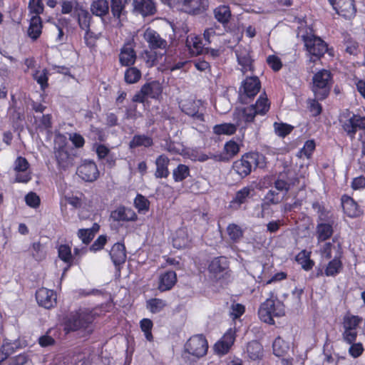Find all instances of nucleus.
Here are the masks:
<instances>
[{
  "label": "nucleus",
  "mask_w": 365,
  "mask_h": 365,
  "mask_svg": "<svg viewBox=\"0 0 365 365\" xmlns=\"http://www.w3.org/2000/svg\"><path fill=\"white\" fill-rule=\"evenodd\" d=\"M141 78V72L136 67H130L125 71L124 78L127 83H135Z\"/></svg>",
  "instance_id": "obj_44"
},
{
  "label": "nucleus",
  "mask_w": 365,
  "mask_h": 365,
  "mask_svg": "<svg viewBox=\"0 0 365 365\" xmlns=\"http://www.w3.org/2000/svg\"><path fill=\"white\" fill-rule=\"evenodd\" d=\"M144 38L153 48H165L167 42L160 38L159 34L155 31L148 29L144 33Z\"/></svg>",
  "instance_id": "obj_23"
},
{
  "label": "nucleus",
  "mask_w": 365,
  "mask_h": 365,
  "mask_svg": "<svg viewBox=\"0 0 365 365\" xmlns=\"http://www.w3.org/2000/svg\"><path fill=\"white\" fill-rule=\"evenodd\" d=\"M78 175L86 182H93L99 177V170L92 160H83L77 169Z\"/></svg>",
  "instance_id": "obj_11"
},
{
  "label": "nucleus",
  "mask_w": 365,
  "mask_h": 365,
  "mask_svg": "<svg viewBox=\"0 0 365 365\" xmlns=\"http://www.w3.org/2000/svg\"><path fill=\"white\" fill-rule=\"evenodd\" d=\"M274 128L275 133L278 136L284 137L292 132L293 127L287 123H274Z\"/></svg>",
  "instance_id": "obj_52"
},
{
  "label": "nucleus",
  "mask_w": 365,
  "mask_h": 365,
  "mask_svg": "<svg viewBox=\"0 0 365 365\" xmlns=\"http://www.w3.org/2000/svg\"><path fill=\"white\" fill-rule=\"evenodd\" d=\"M341 255L335 256L327 265L324 274L327 277H334L342 269L343 264L340 259Z\"/></svg>",
  "instance_id": "obj_33"
},
{
  "label": "nucleus",
  "mask_w": 365,
  "mask_h": 365,
  "mask_svg": "<svg viewBox=\"0 0 365 365\" xmlns=\"http://www.w3.org/2000/svg\"><path fill=\"white\" fill-rule=\"evenodd\" d=\"M361 322L362 319L358 316L347 314L344 317L343 327L356 330L357 327Z\"/></svg>",
  "instance_id": "obj_51"
},
{
  "label": "nucleus",
  "mask_w": 365,
  "mask_h": 365,
  "mask_svg": "<svg viewBox=\"0 0 365 365\" xmlns=\"http://www.w3.org/2000/svg\"><path fill=\"white\" fill-rule=\"evenodd\" d=\"M186 46L192 56L200 54L203 50V44L200 38L193 34H190L187 36Z\"/></svg>",
  "instance_id": "obj_26"
},
{
  "label": "nucleus",
  "mask_w": 365,
  "mask_h": 365,
  "mask_svg": "<svg viewBox=\"0 0 365 365\" xmlns=\"http://www.w3.org/2000/svg\"><path fill=\"white\" fill-rule=\"evenodd\" d=\"M111 11L114 16L120 19L123 16L124 5L122 0H112L111 1Z\"/></svg>",
  "instance_id": "obj_54"
},
{
  "label": "nucleus",
  "mask_w": 365,
  "mask_h": 365,
  "mask_svg": "<svg viewBox=\"0 0 365 365\" xmlns=\"http://www.w3.org/2000/svg\"><path fill=\"white\" fill-rule=\"evenodd\" d=\"M227 232L230 239L233 242L240 240L243 236V230L236 224H230L227 227Z\"/></svg>",
  "instance_id": "obj_47"
},
{
  "label": "nucleus",
  "mask_w": 365,
  "mask_h": 365,
  "mask_svg": "<svg viewBox=\"0 0 365 365\" xmlns=\"http://www.w3.org/2000/svg\"><path fill=\"white\" fill-rule=\"evenodd\" d=\"M136 60V53L130 43H126L121 48L119 54V61L122 66H129L133 65Z\"/></svg>",
  "instance_id": "obj_20"
},
{
  "label": "nucleus",
  "mask_w": 365,
  "mask_h": 365,
  "mask_svg": "<svg viewBox=\"0 0 365 365\" xmlns=\"http://www.w3.org/2000/svg\"><path fill=\"white\" fill-rule=\"evenodd\" d=\"M176 282V273L173 271H167L159 275L157 287L160 292H166L170 290Z\"/></svg>",
  "instance_id": "obj_18"
},
{
  "label": "nucleus",
  "mask_w": 365,
  "mask_h": 365,
  "mask_svg": "<svg viewBox=\"0 0 365 365\" xmlns=\"http://www.w3.org/2000/svg\"><path fill=\"white\" fill-rule=\"evenodd\" d=\"M187 8V12H195L201 9L200 0H180Z\"/></svg>",
  "instance_id": "obj_57"
},
{
  "label": "nucleus",
  "mask_w": 365,
  "mask_h": 365,
  "mask_svg": "<svg viewBox=\"0 0 365 365\" xmlns=\"http://www.w3.org/2000/svg\"><path fill=\"white\" fill-rule=\"evenodd\" d=\"M29 12L34 16H39L43 11V5L41 0H30L29 4Z\"/></svg>",
  "instance_id": "obj_55"
},
{
  "label": "nucleus",
  "mask_w": 365,
  "mask_h": 365,
  "mask_svg": "<svg viewBox=\"0 0 365 365\" xmlns=\"http://www.w3.org/2000/svg\"><path fill=\"white\" fill-rule=\"evenodd\" d=\"M298 29V35L302 36L304 42L309 61L316 62L319 60L327 51V44L320 38L317 37L311 32L304 34L302 26Z\"/></svg>",
  "instance_id": "obj_3"
},
{
  "label": "nucleus",
  "mask_w": 365,
  "mask_h": 365,
  "mask_svg": "<svg viewBox=\"0 0 365 365\" xmlns=\"http://www.w3.org/2000/svg\"><path fill=\"white\" fill-rule=\"evenodd\" d=\"M143 92L147 97L158 98L163 92V87L159 82L153 81L143 86Z\"/></svg>",
  "instance_id": "obj_30"
},
{
  "label": "nucleus",
  "mask_w": 365,
  "mask_h": 365,
  "mask_svg": "<svg viewBox=\"0 0 365 365\" xmlns=\"http://www.w3.org/2000/svg\"><path fill=\"white\" fill-rule=\"evenodd\" d=\"M319 252L322 257L329 259L331 257L333 253H335L336 256L341 255V247L334 241L326 242L321 247Z\"/></svg>",
  "instance_id": "obj_31"
},
{
  "label": "nucleus",
  "mask_w": 365,
  "mask_h": 365,
  "mask_svg": "<svg viewBox=\"0 0 365 365\" xmlns=\"http://www.w3.org/2000/svg\"><path fill=\"white\" fill-rule=\"evenodd\" d=\"M190 175V169L188 166L180 164L175 170H173V175L175 182H181L187 178Z\"/></svg>",
  "instance_id": "obj_46"
},
{
  "label": "nucleus",
  "mask_w": 365,
  "mask_h": 365,
  "mask_svg": "<svg viewBox=\"0 0 365 365\" xmlns=\"http://www.w3.org/2000/svg\"><path fill=\"white\" fill-rule=\"evenodd\" d=\"M42 22L39 16H33L31 18L28 28V36L33 40H36L42 33Z\"/></svg>",
  "instance_id": "obj_28"
},
{
  "label": "nucleus",
  "mask_w": 365,
  "mask_h": 365,
  "mask_svg": "<svg viewBox=\"0 0 365 365\" xmlns=\"http://www.w3.org/2000/svg\"><path fill=\"white\" fill-rule=\"evenodd\" d=\"M110 257L115 266L123 264L126 259V253L124 245L115 244L110 252Z\"/></svg>",
  "instance_id": "obj_25"
},
{
  "label": "nucleus",
  "mask_w": 365,
  "mask_h": 365,
  "mask_svg": "<svg viewBox=\"0 0 365 365\" xmlns=\"http://www.w3.org/2000/svg\"><path fill=\"white\" fill-rule=\"evenodd\" d=\"M169 164V159L165 155H160L155 161L156 165V171H155V177L156 178H167L169 175V170L168 168Z\"/></svg>",
  "instance_id": "obj_29"
},
{
  "label": "nucleus",
  "mask_w": 365,
  "mask_h": 365,
  "mask_svg": "<svg viewBox=\"0 0 365 365\" xmlns=\"http://www.w3.org/2000/svg\"><path fill=\"white\" fill-rule=\"evenodd\" d=\"M54 144L55 155L58 165L63 168H68L73 164V157L68 153L66 138L62 135H56Z\"/></svg>",
  "instance_id": "obj_7"
},
{
  "label": "nucleus",
  "mask_w": 365,
  "mask_h": 365,
  "mask_svg": "<svg viewBox=\"0 0 365 365\" xmlns=\"http://www.w3.org/2000/svg\"><path fill=\"white\" fill-rule=\"evenodd\" d=\"M140 327L141 331L143 332L145 339L148 341H153V336L152 334V329L153 327V322L148 318H144L140 322Z\"/></svg>",
  "instance_id": "obj_45"
},
{
  "label": "nucleus",
  "mask_w": 365,
  "mask_h": 365,
  "mask_svg": "<svg viewBox=\"0 0 365 365\" xmlns=\"http://www.w3.org/2000/svg\"><path fill=\"white\" fill-rule=\"evenodd\" d=\"M273 353L277 356H284L289 351L288 344L282 338H277L273 342Z\"/></svg>",
  "instance_id": "obj_40"
},
{
  "label": "nucleus",
  "mask_w": 365,
  "mask_h": 365,
  "mask_svg": "<svg viewBox=\"0 0 365 365\" xmlns=\"http://www.w3.org/2000/svg\"><path fill=\"white\" fill-rule=\"evenodd\" d=\"M265 158L263 155L251 152L243 155L240 159L235 161L232 169L241 178L250 174L253 167L263 168L265 166Z\"/></svg>",
  "instance_id": "obj_1"
},
{
  "label": "nucleus",
  "mask_w": 365,
  "mask_h": 365,
  "mask_svg": "<svg viewBox=\"0 0 365 365\" xmlns=\"http://www.w3.org/2000/svg\"><path fill=\"white\" fill-rule=\"evenodd\" d=\"M254 191L252 186H246L240 190L235 195L234 201L238 204L244 203Z\"/></svg>",
  "instance_id": "obj_48"
},
{
  "label": "nucleus",
  "mask_w": 365,
  "mask_h": 365,
  "mask_svg": "<svg viewBox=\"0 0 365 365\" xmlns=\"http://www.w3.org/2000/svg\"><path fill=\"white\" fill-rule=\"evenodd\" d=\"M36 298L38 304L46 309L53 307L56 302V295L53 291L44 287L37 290Z\"/></svg>",
  "instance_id": "obj_15"
},
{
  "label": "nucleus",
  "mask_w": 365,
  "mask_h": 365,
  "mask_svg": "<svg viewBox=\"0 0 365 365\" xmlns=\"http://www.w3.org/2000/svg\"><path fill=\"white\" fill-rule=\"evenodd\" d=\"M357 336V331L350 328H344L343 338L348 344L355 341Z\"/></svg>",
  "instance_id": "obj_59"
},
{
  "label": "nucleus",
  "mask_w": 365,
  "mask_h": 365,
  "mask_svg": "<svg viewBox=\"0 0 365 365\" xmlns=\"http://www.w3.org/2000/svg\"><path fill=\"white\" fill-rule=\"evenodd\" d=\"M297 262L304 270H309L314 266V262L310 259V252L301 251L296 257Z\"/></svg>",
  "instance_id": "obj_41"
},
{
  "label": "nucleus",
  "mask_w": 365,
  "mask_h": 365,
  "mask_svg": "<svg viewBox=\"0 0 365 365\" xmlns=\"http://www.w3.org/2000/svg\"><path fill=\"white\" fill-rule=\"evenodd\" d=\"M25 200L27 205L31 207H37L40 204L39 197L34 192H29L25 197Z\"/></svg>",
  "instance_id": "obj_60"
},
{
  "label": "nucleus",
  "mask_w": 365,
  "mask_h": 365,
  "mask_svg": "<svg viewBox=\"0 0 365 365\" xmlns=\"http://www.w3.org/2000/svg\"><path fill=\"white\" fill-rule=\"evenodd\" d=\"M341 205L344 213L349 217H356L361 214L356 202L349 196L341 197Z\"/></svg>",
  "instance_id": "obj_21"
},
{
  "label": "nucleus",
  "mask_w": 365,
  "mask_h": 365,
  "mask_svg": "<svg viewBox=\"0 0 365 365\" xmlns=\"http://www.w3.org/2000/svg\"><path fill=\"white\" fill-rule=\"evenodd\" d=\"M258 314L262 322L269 324H274V318L285 315L284 305L277 297L272 296L260 305Z\"/></svg>",
  "instance_id": "obj_2"
},
{
  "label": "nucleus",
  "mask_w": 365,
  "mask_h": 365,
  "mask_svg": "<svg viewBox=\"0 0 365 365\" xmlns=\"http://www.w3.org/2000/svg\"><path fill=\"white\" fill-rule=\"evenodd\" d=\"M224 150L226 154L231 158L239 153L240 146L236 142L230 140L225 143Z\"/></svg>",
  "instance_id": "obj_56"
},
{
  "label": "nucleus",
  "mask_w": 365,
  "mask_h": 365,
  "mask_svg": "<svg viewBox=\"0 0 365 365\" xmlns=\"http://www.w3.org/2000/svg\"><path fill=\"white\" fill-rule=\"evenodd\" d=\"M315 149V143L314 140H307L305 142L303 148L299 151L298 155L309 158Z\"/></svg>",
  "instance_id": "obj_53"
},
{
  "label": "nucleus",
  "mask_w": 365,
  "mask_h": 365,
  "mask_svg": "<svg viewBox=\"0 0 365 365\" xmlns=\"http://www.w3.org/2000/svg\"><path fill=\"white\" fill-rule=\"evenodd\" d=\"M309 111L312 115L317 116L322 112L321 105L315 100H309L308 102Z\"/></svg>",
  "instance_id": "obj_64"
},
{
  "label": "nucleus",
  "mask_w": 365,
  "mask_h": 365,
  "mask_svg": "<svg viewBox=\"0 0 365 365\" xmlns=\"http://www.w3.org/2000/svg\"><path fill=\"white\" fill-rule=\"evenodd\" d=\"M134 205L138 212L145 213L149 210L150 202L144 196L138 195L135 198Z\"/></svg>",
  "instance_id": "obj_49"
},
{
  "label": "nucleus",
  "mask_w": 365,
  "mask_h": 365,
  "mask_svg": "<svg viewBox=\"0 0 365 365\" xmlns=\"http://www.w3.org/2000/svg\"><path fill=\"white\" fill-rule=\"evenodd\" d=\"M100 226L94 223L91 228L80 229L78 231V237L86 245H88L94 237L95 235L99 231Z\"/></svg>",
  "instance_id": "obj_32"
},
{
  "label": "nucleus",
  "mask_w": 365,
  "mask_h": 365,
  "mask_svg": "<svg viewBox=\"0 0 365 365\" xmlns=\"http://www.w3.org/2000/svg\"><path fill=\"white\" fill-rule=\"evenodd\" d=\"M166 306V302L158 298L150 299L146 302V308L153 314L160 312Z\"/></svg>",
  "instance_id": "obj_38"
},
{
  "label": "nucleus",
  "mask_w": 365,
  "mask_h": 365,
  "mask_svg": "<svg viewBox=\"0 0 365 365\" xmlns=\"http://www.w3.org/2000/svg\"><path fill=\"white\" fill-rule=\"evenodd\" d=\"M29 163L22 157L16 158L14 163V170L16 173V181L18 182H27L31 180L30 173L28 172Z\"/></svg>",
  "instance_id": "obj_17"
},
{
  "label": "nucleus",
  "mask_w": 365,
  "mask_h": 365,
  "mask_svg": "<svg viewBox=\"0 0 365 365\" xmlns=\"http://www.w3.org/2000/svg\"><path fill=\"white\" fill-rule=\"evenodd\" d=\"M247 356L251 360L260 359L263 356V349L262 345L257 341L250 342L246 349Z\"/></svg>",
  "instance_id": "obj_34"
},
{
  "label": "nucleus",
  "mask_w": 365,
  "mask_h": 365,
  "mask_svg": "<svg viewBox=\"0 0 365 365\" xmlns=\"http://www.w3.org/2000/svg\"><path fill=\"white\" fill-rule=\"evenodd\" d=\"M207 348V340L202 335L190 337L185 345V351L196 357H202L205 355Z\"/></svg>",
  "instance_id": "obj_9"
},
{
  "label": "nucleus",
  "mask_w": 365,
  "mask_h": 365,
  "mask_svg": "<svg viewBox=\"0 0 365 365\" xmlns=\"http://www.w3.org/2000/svg\"><path fill=\"white\" fill-rule=\"evenodd\" d=\"M173 246L178 249L186 247L189 245L190 237L185 228L178 229L173 237Z\"/></svg>",
  "instance_id": "obj_27"
},
{
  "label": "nucleus",
  "mask_w": 365,
  "mask_h": 365,
  "mask_svg": "<svg viewBox=\"0 0 365 365\" xmlns=\"http://www.w3.org/2000/svg\"><path fill=\"white\" fill-rule=\"evenodd\" d=\"M332 233V227L329 224L320 223L317 227V236L319 242L329 238Z\"/></svg>",
  "instance_id": "obj_37"
},
{
  "label": "nucleus",
  "mask_w": 365,
  "mask_h": 365,
  "mask_svg": "<svg viewBox=\"0 0 365 365\" xmlns=\"http://www.w3.org/2000/svg\"><path fill=\"white\" fill-rule=\"evenodd\" d=\"M260 89V82L257 77L247 78L240 88V95L242 100L245 98H252L257 94Z\"/></svg>",
  "instance_id": "obj_14"
},
{
  "label": "nucleus",
  "mask_w": 365,
  "mask_h": 365,
  "mask_svg": "<svg viewBox=\"0 0 365 365\" xmlns=\"http://www.w3.org/2000/svg\"><path fill=\"white\" fill-rule=\"evenodd\" d=\"M270 103L265 94H262L254 106H248L237 112L245 122L254 120L256 115H264L269 109Z\"/></svg>",
  "instance_id": "obj_6"
},
{
  "label": "nucleus",
  "mask_w": 365,
  "mask_h": 365,
  "mask_svg": "<svg viewBox=\"0 0 365 365\" xmlns=\"http://www.w3.org/2000/svg\"><path fill=\"white\" fill-rule=\"evenodd\" d=\"M227 259L224 257H216L209 264V277L214 281L223 279L227 274Z\"/></svg>",
  "instance_id": "obj_10"
},
{
  "label": "nucleus",
  "mask_w": 365,
  "mask_h": 365,
  "mask_svg": "<svg viewBox=\"0 0 365 365\" xmlns=\"http://www.w3.org/2000/svg\"><path fill=\"white\" fill-rule=\"evenodd\" d=\"M235 329H229L215 346V351L220 356L227 354L235 340Z\"/></svg>",
  "instance_id": "obj_13"
},
{
  "label": "nucleus",
  "mask_w": 365,
  "mask_h": 365,
  "mask_svg": "<svg viewBox=\"0 0 365 365\" xmlns=\"http://www.w3.org/2000/svg\"><path fill=\"white\" fill-rule=\"evenodd\" d=\"M152 145L153 140L151 138L144 135H138L133 138L130 142L129 146L130 148H135L140 146L147 148L151 146Z\"/></svg>",
  "instance_id": "obj_39"
},
{
  "label": "nucleus",
  "mask_w": 365,
  "mask_h": 365,
  "mask_svg": "<svg viewBox=\"0 0 365 365\" xmlns=\"http://www.w3.org/2000/svg\"><path fill=\"white\" fill-rule=\"evenodd\" d=\"M236 56L238 64L241 66V71L245 73L252 68V58L248 49L239 48L236 50Z\"/></svg>",
  "instance_id": "obj_24"
},
{
  "label": "nucleus",
  "mask_w": 365,
  "mask_h": 365,
  "mask_svg": "<svg viewBox=\"0 0 365 365\" xmlns=\"http://www.w3.org/2000/svg\"><path fill=\"white\" fill-rule=\"evenodd\" d=\"M215 19L222 24H226L229 22L231 17V11L229 6L221 5L217 6L214 10Z\"/></svg>",
  "instance_id": "obj_35"
},
{
  "label": "nucleus",
  "mask_w": 365,
  "mask_h": 365,
  "mask_svg": "<svg viewBox=\"0 0 365 365\" xmlns=\"http://www.w3.org/2000/svg\"><path fill=\"white\" fill-rule=\"evenodd\" d=\"M237 126L232 123H222L213 127V132L216 135H230L235 133Z\"/></svg>",
  "instance_id": "obj_42"
},
{
  "label": "nucleus",
  "mask_w": 365,
  "mask_h": 365,
  "mask_svg": "<svg viewBox=\"0 0 365 365\" xmlns=\"http://www.w3.org/2000/svg\"><path fill=\"white\" fill-rule=\"evenodd\" d=\"M180 108L186 115L192 117L195 120L204 121V113L202 110V102L200 100L187 98L182 100Z\"/></svg>",
  "instance_id": "obj_8"
},
{
  "label": "nucleus",
  "mask_w": 365,
  "mask_h": 365,
  "mask_svg": "<svg viewBox=\"0 0 365 365\" xmlns=\"http://www.w3.org/2000/svg\"><path fill=\"white\" fill-rule=\"evenodd\" d=\"M333 9L339 15L346 19H352L355 16L356 9L354 0H329Z\"/></svg>",
  "instance_id": "obj_12"
},
{
  "label": "nucleus",
  "mask_w": 365,
  "mask_h": 365,
  "mask_svg": "<svg viewBox=\"0 0 365 365\" xmlns=\"http://www.w3.org/2000/svg\"><path fill=\"white\" fill-rule=\"evenodd\" d=\"M267 63L274 71H278L282 66L281 59L276 55H270L267 58Z\"/></svg>",
  "instance_id": "obj_58"
},
{
  "label": "nucleus",
  "mask_w": 365,
  "mask_h": 365,
  "mask_svg": "<svg viewBox=\"0 0 365 365\" xmlns=\"http://www.w3.org/2000/svg\"><path fill=\"white\" fill-rule=\"evenodd\" d=\"M91 9L93 14L102 16L108 11V3L106 0H97L92 4Z\"/></svg>",
  "instance_id": "obj_43"
},
{
  "label": "nucleus",
  "mask_w": 365,
  "mask_h": 365,
  "mask_svg": "<svg viewBox=\"0 0 365 365\" xmlns=\"http://www.w3.org/2000/svg\"><path fill=\"white\" fill-rule=\"evenodd\" d=\"M245 307L241 304H234L231 307L230 314L233 319H237L245 312Z\"/></svg>",
  "instance_id": "obj_63"
},
{
  "label": "nucleus",
  "mask_w": 365,
  "mask_h": 365,
  "mask_svg": "<svg viewBox=\"0 0 365 365\" xmlns=\"http://www.w3.org/2000/svg\"><path fill=\"white\" fill-rule=\"evenodd\" d=\"M312 91L315 96L319 99H324L329 94L331 84V73L322 69L313 76Z\"/></svg>",
  "instance_id": "obj_5"
},
{
  "label": "nucleus",
  "mask_w": 365,
  "mask_h": 365,
  "mask_svg": "<svg viewBox=\"0 0 365 365\" xmlns=\"http://www.w3.org/2000/svg\"><path fill=\"white\" fill-rule=\"evenodd\" d=\"M58 257L68 264V267L73 263V256L71 253V247L68 245H60L58 247Z\"/></svg>",
  "instance_id": "obj_36"
},
{
  "label": "nucleus",
  "mask_w": 365,
  "mask_h": 365,
  "mask_svg": "<svg viewBox=\"0 0 365 365\" xmlns=\"http://www.w3.org/2000/svg\"><path fill=\"white\" fill-rule=\"evenodd\" d=\"M107 242V237L106 235H100L90 247V250L93 252H97L103 249Z\"/></svg>",
  "instance_id": "obj_61"
},
{
  "label": "nucleus",
  "mask_w": 365,
  "mask_h": 365,
  "mask_svg": "<svg viewBox=\"0 0 365 365\" xmlns=\"http://www.w3.org/2000/svg\"><path fill=\"white\" fill-rule=\"evenodd\" d=\"M110 218L115 222H134L138 216L131 208L119 206L111 212Z\"/></svg>",
  "instance_id": "obj_16"
},
{
  "label": "nucleus",
  "mask_w": 365,
  "mask_h": 365,
  "mask_svg": "<svg viewBox=\"0 0 365 365\" xmlns=\"http://www.w3.org/2000/svg\"><path fill=\"white\" fill-rule=\"evenodd\" d=\"M33 77L35 81L41 86L42 89H44L48 86V73L46 69L36 70L33 73Z\"/></svg>",
  "instance_id": "obj_50"
},
{
  "label": "nucleus",
  "mask_w": 365,
  "mask_h": 365,
  "mask_svg": "<svg viewBox=\"0 0 365 365\" xmlns=\"http://www.w3.org/2000/svg\"><path fill=\"white\" fill-rule=\"evenodd\" d=\"M135 11L143 16L153 15L155 12V4L153 0H133Z\"/></svg>",
  "instance_id": "obj_22"
},
{
  "label": "nucleus",
  "mask_w": 365,
  "mask_h": 365,
  "mask_svg": "<svg viewBox=\"0 0 365 365\" xmlns=\"http://www.w3.org/2000/svg\"><path fill=\"white\" fill-rule=\"evenodd\" d=\"M363 351H364V347L361 343H354L353 342L349 349V354L354 358L359 357L360 355H361Z\"/></svg>",
  "instance_id": "obj_62"
},
{
  "label": "nucleus",
  "mask_w": 365,
  "mask_h": 365,
  "mask_svg": "<svg viewBox=\"0 0 365 365\" xmlns=\"http://www.w3.org/2000/svg\"><path fill=\"white\" fill-rule=\"evenodd\" d=\"M93 319V315L88 311L72 314L65 321L64 329L67 331L88 329L90 332L89 327Z\"/></svg>",
  "instance_id": "obj_4"
},
{
  "label": "nucleus",
  "mask_w": 365,
  "mask_h": 365,
  "mask_svg": "<svg viewBox=\"0 0 365 365\" xmlns=\"http://www.w3.org/2000/svg\"><path fill=\"white\" fill-rule=\"evenodd\" d=\"M365 118H361L355 115L351 116L345 117L341 115L340 118V122L342 125L344 130L349 134L354 136L356 132L357 128H361V123Z\"/></svg>",
  "instance_id": "obj_19"
}]
</instances>
